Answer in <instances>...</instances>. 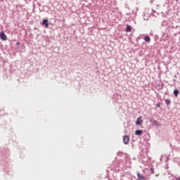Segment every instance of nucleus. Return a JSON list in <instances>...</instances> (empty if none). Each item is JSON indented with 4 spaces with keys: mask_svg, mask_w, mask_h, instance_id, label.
Segmentation results:
<instances>
[{
    "mask_svg": "<svg viewBox=\"0 0 180 180\" xmlns=\"http://www.w3.org/2000/svg\"><path fill=\"white\" fill-rule=\"evenodd\" d=\"M0 39L3 41L8 40V37H6V34L4 32L0 33Z\"/></svg>",
    "mask_w": 180,
    "mask_h": 180,
    "instance_id": "f257e3e1",
    "label": "nucleus"
},
{
    "mask_svg": "<svg viewBox=\"0 0 180 180\" xmlns=\"http://www.w3.org/2000/svg\"><path fill=\"white\" fill-rule=\"evenodd\" d=\"M129 141H130V138L127 135L124 136L123 137L124 143L128 144Z\"/></svg>",
    "mask_w": 180,
    "mask_h": 180,
    "instance_id": "f03ea898",
    "label": "nucleus"
},
{
    "mask_svg": "<svg viewBox=\"0 0 180 180\" xmlns=\"http://www.w3.org/2000/svg\"><path fill=\"white\" fill-rule=\"evenodd\" d=\"M136 126H141L143 124V121L141 120V117L137 118L136 121Z\"/></svg>",
    "mask_w": 180,
    "mask_h": 180,
    "instance_id": "7ed1b4c3",
    "label": "nucleus"
},
{
    "mask_svg": "<svg viewBox=\"0 0 180 180\" xmlns=\"http://www.w3.org/2000/svg\"><path fill=\"white\" fill-rule=\"evenodd\" d=\"M122 180H133V179L130 174H127L122 177Z\"/></svg>",
    "mask_w": 180,
    "mask_h": 180,
    "instance_id": "20e7f679",
    "label": "nucleus"
},
{
    "mask_svg": "<svg viewBox=\"0 0 180 180\" xmlns=\"http://www.w3.org/2000/svg\"><path fill=\"white\" fill-rule=\"evenodd\" d=\"M143 134V130L138 129L135 131V135L136 136H141Z\"/></svg>",
    "mask_w": 180,
    "mask_h": 180,
    "instance_id": "39448f33",
    "label": "nucleus"
},
{
    "mask_svg": "<svg viewBox=\"0 0 180 180\" xmlns=\"http://www.w3.org/2000/svg\"><path fill=\"white\" fill-rule=\"evenodd\" d=\"M137 176L139 180H145L144 176L143 174H141L140 172H137Z\"/></svg>",
    "mask_w": 180,
    "mask_h": 180,
    "instance_id": "423d86ee",
    "label": "nucleus"
},
{
    "mask_svg": "<svg viewBox=\"0 0 180 180\" xmlns=\"http://www.w3.org/2000/svg\"><path fill=\"white\" fill-rule=\"evenodd\" d=\"M42 24L44 25L45 27H49V20L44 19L42 21Z\"/></svg>",
    "mask_w": 180,
    "mask_h": 180,
    "instance_id": "0eeeda50",
    "label": "nucleus"
},
{
    "mask_svg": "<svg viewBox=\"0 0 180 180\" xmlns=\"http://www.w3.org/2000/svg\"><path fill=\"white\" fill-rule=\"evenodd\" d=\"M131 26L127 25V27L125 29V32H127V33H129V32H131Z\"/></svg>",
    "mask_w": 180,
    "mask_h": 180,
    "instance_id": "6e6552de",
    "label": "nucleus"
},
{
    "mask_svg": "<svg viewBox=\"0 0 180 180\" xmlns=\"http://www.w3.org/2000/svg\"><path fill=\"white\" fill-rule=\"evenodd\" d=\"M144 40L145 41H146L147 43H150V41H151V38H150L149 36H146L144 37Z\"/></svg>",
    "mask_w": 180,
    "mask_h": 180,
    "instance_id": "1a4fd4ad",
    "label": "nucleus"
},
{
    "mask_svg": "<svg viewBox=\"0 0 180 180\" xmlns=\"http://www.w3.org/2000/svg\"><path fill=\"white\" fill-rule=\"evenodd\" d=\"M174 95L176 96H178V95H179V90L178 89H175L173 92Z\"/></svg>",
    "mask_w": 180,
    "mask_h": 180,
    "instance_id": "9d476101",
    "label": "nucleus"
},
{
    "mask_svg": "<svg viewBox=\"0 0 180 180\" xmlns=\"http://www.w3.org/2000/svg\"><path fill=\"white\" fill-rule=\"evenodd\" d=\"M152 123L153 124H155V126H158L160 124V123L158 122V121L155 120H152Z\"/></svg>",
    "mask_w": 180,
    "mask_h": 180,
    "instance_id": "9b49d317",
    "label": "nucleus"
},
{
    "mask_svg": "<svg viewBox=\"0 0 180 180\" xmlns=\"http://www.w3.org/2000/svg\"><path fill=\"white\" fill-rule=\"evenodd\" d=\"M165 102L166 105H171V100H169V99L165 100Z\"/></svg>",
    "mask_w": 180,
    "mask_h": 180,
    "instance_id": "f8f14e48",
    "label": "nucleus"
},
{
    "mask_svg": "<svg viewBox=\"0 0 180 180\" xmlns=\"http://www.w3.org/2000/svg\"><path fill=\"white\" fill-rule=\"evenodd\" d=\"M160 106H161V104L160 103H158V104H156V108H160Z\"/></svg>",
    "mask_w": 180,
    "mask_h": 180,
    "instance_id": "ddd939ff",
    "label": "nucleus"
},
{
    "mask_svg": "<svg viewBox=\"0 0 180 180\" xmlns=\"http://www.w3.org/2000/svg\"><path fill=\"white\" fill-rule=\"evenodd\" d=\"M16 44H17V46H20V42H17Z\"/></svg>",
    "mask_w": 180,
    "mask_h": 180,
    "instance_id": "4468645a",
    "label": "nucleus"
},
{
    "mask_svg": "<svg viewBox=\"0 0 180 180\" xmlns=\"http://www.w3.org/2000/svg\"><path fill=\"white\" fill-rule=\"evenodd\" d=\"M151 172H154V169H151Z\"/></svg>",
    "mask_w": 180,
    "mask_h": 180,
    "instance_id": "2eb2a0df",
    "label": "nucleus"
},
{
    "mask_svg": "<svg viewBox=\"0 0 180 180\" xmlns=\"http://www.w3.org/2000/svg\"><path fill=\"white\" fill-rule=\"evenodd\" d=\"M176 180H180V178H177Z\"/></svg>",
    "mask_w": 180,
    "mask_h": 180,
    "instance_id": "dca6fc26",
    "label": "nucleus"
},
{
    "mask_svg": "<svg viewBox=\"0 0 180 180\" xmlns=\"http://www.w3.org/2000/svg\"><path fill=\"white\" fill-rule=\"evenodd\" d=\"M175 1H176V2H178V1H179V0H175Z\"/></svg>",
    "mask_w": 180,
    "mask_h": 180,
    "instance_id": "f3484780",
    "label": "nucleus"
}]
</instances>
